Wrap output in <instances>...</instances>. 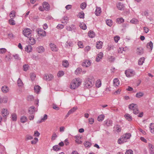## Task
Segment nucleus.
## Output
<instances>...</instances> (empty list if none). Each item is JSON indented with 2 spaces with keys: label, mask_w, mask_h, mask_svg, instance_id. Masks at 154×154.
I'll list each match as a JSON object with an SVG mask.
<instances>
[{
  "label": "nucleus",
  "mask_w": 154,
  "mask_h": 154,
  "mask_svg": "<svg viewBox=\"0 0 154 154\" xmlns=\"http://www.w3.org/2000/svg\"><path fill=\"white\" fill-rule=\"evenodd\" d=\"M81 81L79 78L73 79L70 84V88L72 89H76L81 85Z\"/></svg>",
  "instance_id": "1"
},
{
  "label": "nucleus",
  "mask_w": 154,
  "mask_h": 154,
  "mask_svg": "<svg viewBox=\"0 0 154 154\" xmlns=\"http://www.w3.org/2000/svg\"><path fill=\"white\" fill-rule=\"evenodd\" d=\"M131 136V134L126 133L123 135L118 140V143L119 144H122L126 142L127 139H129Z\"/></svg>",
  "instance_id": "2"
},
{
  "label": "nucleus",
  "mask_w": 154,
  "mask_h": 154,
  "mask_svg": "<svg viewBox=\"0 0 154 154\" xmlns=\"http://www.w3.org/2000/svg\"><path fill=\"white\" fill-rule=\"evenodd\" d=\"M94 79L93 77L87 79L84 83L85 87L88 88H91L94 85Z\"/></svg>",
  "instance_id": "3"
},
{
  "label": "nucleus",
  "mask_w": 154,
  "mask_h": 154,
  "mask_svg": "<svg viewBox=\"0 0 154 154\" xmlns=\"http://www.w3.org/2000/svg\"><path fill=\"white\" fill-rule=\"evenodd\" d=\"M129 108L130 110H133V113L136 115L139 112L137 105L135 104L131 103L129 106Z\"/></svg>",
  "instance_id": "4"
},
{
  "label": "nucleus",
  "mask_w": 154,
  "mask_h": 154,
  "mask_svg": "<svg viewBox=\"0 0 154 154\" xmlns=\"http://www.w3.org/2000/svg\"><path fill=\"white\" fill-rule=\"evenodd\" d=\"M32 31L29 28H25L23 30V34L26 37L29 38L31 36Z\"/></svg>",
  "instance_id": "5"
},
{
  "label": "nucleus",
  "mask_w": 154,
  "mask_h": 154,
  "mask_svg": "<svg viewBox=\"0 0 154 154\" xmlns=\"http://www.w3.org/2000/svg\"><path fill=\"white\" fill-rule=\"evenodd\" d=\"M125 74L127 77H130L134 75L135 74V72L133 69H130L125 70Z\"/></svg>",
  "instance_id": "6"
},
{
  "label": "nucleus",
  "mask_w": 154,
  "mask_h": 154,
  "mask_svg": "<svg viewBox=\"0 0 154 154\" xmlns=\"http://www.w3.org/2000/svg\"><path fill=\"white\" fill-rule=\"evenodd\" d=\"M66 30L69 31H73L75 32L76 27L75 25L72 24L70 26H66Z\"/></svg>",
  "instance_id": "7"
},
{
  "label": "nucleus",
  "mask_w": 154,
  "mask_h": 154,
  "mask_svg": "<svg viewBox=\"0 0 154 154\" xmlns=\"http://www.w3.org/2000/svg\"><path fill=\"white\" fill-rule=\"evenodd\" d=\"M36 32L37 34L39 35H40L45 37L46 36V32L42 29L38 28L36 30Z\"/></svg>",
  "instance_id": "8"
},
{
  "label": "nucleus",
  "mask_w": 154,
  "mask_h": 154,
  "mask_svg": "<svg viewBox=\"0 0 154 154\" xmlns=\"http://www.w3.org/2000/svg\"><path fill=\"white\" fill-rule=\"evenodd\" d=\"M54 78L53 75L51 74L49 75H45L43 79L47 81H50L52 80Z\"/></svg>",
  "instance_id": "9"
},
{
  "label": "nucleus",
  "mask_w": 154,
  "mask_h": 154,
  "mask_svg": "<svg viewBox=\"0 0 154 154\" xmlns=\"http://www.w3.org/2000/svg\"><path fill=\"white\" fill-rule=\"evenodd\" d=\"M91 64V62L90 60H86L82 63V65L84 67H88L90 66Z\"/></svg>",
  "instance_id": "10"
},
{
  "label": "nucleus",
  "mask_w": 154,
  "mask_h": 154,
  "mask_svg": "<svg viewBox=\"0 0 154 154\" xmlns=\"http://www.w3.org/2000/svg\"><path fill=\"white\" fill-rule=\"evenodd\" d=\"M104 125L107 126H112L113 123L112 120L110 119H107L104 122Z\"/></svg>",
  "instance_id": "11"
},
{
  "label": "nucleus",
  "mask_w": 154,
  "mask_h": 154,
  "mask_svg": "<svg viewBox=\"0 0 154 154\" xmlns=\"http://www.w3.org/2000/svg\"><path fill=\"white\" fill-rule=\"evenodd\" d=\"M114 131L115 133H119L121 132V128L120 126L118 125H115L114 127Z\"/></svg>",
  "instance_id": "12"
},
{
  "label": "nucleus",
  "mask_w": 154,
  "mask_h": 154,
  "mask_svg": "<svg viewBox=\"0 0 154 154\" xmlns=\"http://www.w3.org/2000/svg\"><path fill=\"white\" fill-rule=\"evenodd\" d=\"M43 8L45 10L48 11L49 10L50 6L49 4L47 2H45L43 4Z\"/></svg>",
  "instance_id": "13"
},
{
  "label": "nucleus",
  "mask_w": 154,
  "mask_h": 154,
  "mask_svg": "<svg viewBox=\"0 0 154 154\" xmlns=\"http://www.w3.org/2000/svg\"><path fill=\"white\" fill-rule=\"evenodd\" d=\"M48 118V116L46 114H45L43 118L37 121V123H40L43 122H45Z\"/></svg>",
  "instance_id": "14"
},
{
  "label": "nucleus",
  "mask_w": 154,
  "mask_h": 154,
  "mask_svg": "<svg viewBox=\"0 0 154 154\" xmlns=\"http://www.w3.org/2000/svg\"><path fill=\"white\" fill-rule=\"evenodd\" d=\"M103 56V54L101 52L98 54L97 57L96 58V61L97 62H99L102 58Z\"/></svg>",
  "instance_id": "15"
},
{
  "label": "nucleus",
  "mask_w": 154,
  "mask_h": 154,
  "mask_svg": "<svg viewBox=\"0 0 154 154\" xmlns=\"http://www.w3.org/2000/svg\"><path fill=\"white\" fill-rule=\"evenodd\" d=\"M37 51L40 53H42L45 51V48L42 46H39L36 48Z\"/></svg>",
  "instance_id": "16"
},
{
  "label": "nucleus",
  "mask_w": 154,
  "mask_h": 154,
  "mask_svg": "<svg viewBox=\"0 0 154 154\" xmlns=\"http://www.w3.org/2000/svg\"><path fill=\"white\" fill-rule=\"evenodd\" d=\"M103 43L100 41L97 42L96 44V48L98 49H101L102 47Z\"/></svg>",
  "instance_id": "17"
},
{
  "label": "nucleus",
  "mask_w": 154,
  "mask_h": 154,
  "mask_svg": "<svg viewBox=\"0 0 154 154\" xmlns=\"http://www.w3.org/2000/svg\"><path fill=\"white\" fill-rule=\"evenodd\" d=\"M50 46L52 51H57L58 49L56 47V46L54 44L51 43L50 44Z\"/></svg>",
  "instance_id": "18"
},
{
  "label": "nucleus",
  "mask_w": 154,
  "mask_h": 154,
  "mask_svg": "<svg viewBox=\"0 0 154 154\" xmlns=\"http://www.w3.org/2000/svg\"><path fill=\"white\" fill-rule=\"evenodd\" d=\"M143 53V50L142 48H137L136 53L137 55H141Z\"/></svg>",
  "instance_id": "19"
},
{
  "label": "nucleus",
  "mask_w": 154,
  "mask_h": 154,
  "mask_svg": "<svg viewBox=\"0 0 154 154\" xmlns=\"http://www.w3.org/2000/svg\"><path fill=\"white\" fill-rule=\"evenodd\" d=\"M72 46V43L70 40H68L66 44L65 47L69 48Z\"/></svg>",
  "instance_id": "20"
},
{
  "label": "nucleus",
  "mask_w": 154,
  "mask_h": 154,
  "mask_svg": "<svg viewBox=\"0 0 154 154\" xmlns=\"http://www.w3.org/2000/svg\"><path fill=\"white\" fill-rule=\"evenodd\" d=\"M2 113L3 117L7 116L9 114L7 109H2Z\"/></svg>",
  "instance_id": "21"
},
{
  "label": "nucleus",
  "mask_w": 154,
  "mask_h": 154,
  "mask_svg": "<svg viewBox=\"0 0 154 154\" xmlns=\"http://www.w3.org/2000/svg\"><path fill=\"white\" fill-rule=\"evenodd\" d=\"M149 152L150 154H154V146L151 144L149 145Z\"/></svg>",
  "instance_id": "22"
},
{
  "label": "nucleus",
  "mask_w": 154,
  "mask_h": 154,
  "mask_svg": "<svg viewBox=\"0 0 154 154\" xmlns=\"http://www.w3.org/2000/svg\"><path fill=\"white\" fill-rule=\"evenodd\" d=\"M35 107L34 106H32L29 107L28 109V112L30 114H32L35 112Z\"/></svg>",
  "instance_id": "23"
},
{
  "label": "nucleus",
  "mask_w": 154,
  "mask_h": 154,
  "mask_svg": "<svg viewBox=\"0 0 154 154\" xmlns=\"http://www.w3.org/2000/svg\"><path fill=\"white\" fill-rule=\"evenodd\" d=\"M117 7L120 10H123L124 9L123 4L121 3H118L117 5Z\"/></svg>",
  "instance_id": "24"
},
{
  "label": "nucleus",
  "mask_w": 154,
  "mask_h": 154,
  "mask_svg": "<svg viewBox=\"0 0 154 154\" xmlns=\"http://www.w3.org/2000/svg\"><path fill=\"white\" fill-rule=\"evenodd\" d=\"M2 90L3 92L6 93L8 92L9 88L7 86H4L2 87Z\"/></svg>",
  "instance_id": "25"
},
{
  "label": "nucleus",
  "mask_w": 154,
  "mask_h": 154,
  "mask_svg": "<svg viewBox=\"0 0 154 154\" xmlns=\"http://www.w3.org/2000/svg\"><path fill=\"white\" fill-rule=\"evenodd\" d=\"M113 84L114 86L116 87L118 86L119 85V81L117 78L113 80Z\"/></svg>",
  "instance_id": "26"
},
{
  "label": "nucleus",
  "mask_w": 154,
  "mask_h": 154,
  "mask_svg": "<svg viewBox=\"0 0 154 154\" xmlns=\"http://www.w3.org/2000/svg\"><path fill=\"white\" fill-rule=\"evenodd\" d=\"M29 43L31 45H33L35 44L36 43V41L35 39L33 38L30 37L29 38Z\"/></svg>",
  "instance_id": "27"
},
{
  "label": "nucleus",
  "mask_w": 154,
  "mask_h": 154,
  "mask_svg": "<svg viewBox=\"0 0 154 154\" xmlns=\"http://www.w3.org/2000/svg\"><path fill=\"white\" fill-rule=\"evenodd\" d=\"M146 47L150 49L151 50H152L153 48V43L151 41L147 43L146 45Z\"/></svg>",
  "instance_id": "28"
},
{
  "label": "nucleus",
  "mask_w": 154,
  "mask_h": 154,
  "mask_svg": "<svg viewBox=\"0 0 154 154\" xmlns=\"http://www.w3.org/2000/svg\"><path fill=\"white\" fill-rule=\"evenodd\" d=\"M101 9L100 8H96L95 11V13L96 15H99L101 13Z\"/></svg>",
  "instance_id": "29"
},
{
  "label": "nucleus",
  "mask_w": 154,
  "mask_h": 154,
  "mask_svg": "<svg viewBox=\"0 0 154 154\" xmlns=\"http://www.w3.org/2000/svg\"><path fill=\"white\" fill-rule=\"evenodd\" d=\"M40 89L41 87L39 85L35 86L34 87L35 92L37 94H38L39 93Z\"/></svg>",
  "instance_id": "30"
},
{
  "label": "nucleus",
  "mask_w": 154,
  "mask_h": 154,
  "mask_svg": "<svg viewBox=\"0 0 154 154\" xmlns=\"http://www.w3.org/2000/svg\"><path fill=\"white\" fill-rule=\"evenodd\" d=\"M20 120L22 123H24L27 121V118L26 116H23L20 118Z\"/></svg>",
  "instance_id": "31"
},
{
  "label": "nucleus",
  "mask_w": 154,
  "mask_h": 154,
  "mask_svg": "<svg viewBox=\"0 0 154 154\" xmlns=\"http://www.w3.org/2000/svg\"><path fill=\"white\" fill-rule=\"evenodd\" d=\"M101 81L100 79L97 81L96 82V86L97 88H99L101 86Z\"/></svg>",
  "instance_id": "32"
},
{
  "label": "nucleus",
  "mask_w": 154,
  "mask_h": 154,
  "mask_svg": "<svg viewBox=\"0 0 154 154\" xmlns=\"http://www.w3.org/2000/svg\"><path fill=\"white\" fill-rule=\"evenodd\" d=\"M125 119L129 121H131L132 120L131 116L128 114H126L125 115Z\"/></svg>",
  "instance_id": "33"
},
{
  "label": "nucleus",
  "mask_w": 154,
  "mask_h": 154,
  "mask_svg": "<svg viewBox=\"0 0 154 154\" xmlns=\"http://www.w3.org/2000/svg\"><path fill=\"white\" fill-rule=\"evenodd\" d=\"M145 58L144 57L140 58L138 61V64L139 65H142L144 62Z\"/></svg>",
  "instance_id": "34"
},
{
  "label": "nucleus",
  "mask_w": 154,
  "mask_h": 154,
  "mask_svg": "<svg viewBox=\"0 0 154 154\" xmlns=\"http://www.w3.org/2000/svg\"><path fill=\"white\" fill-rule=\"evenodd\" d=\"M105 116L103 115H100L97 117V120L99 122L102 121L104 119Z\"/></svg>",
  "instance_id": "35"
},
{
  "label": "nucleus",
  "mask_w": 154,
  "mask_h": 154,
  "mask_svg": "<svg viewBox=\"0 0 154 154\" xmlns=\"http://www.w3.org/2000/svg\"><path fill=\"white\" fill-rule=\"evenodd\" d=\"M89 36L91 38H93L95 36V33L93 31H90L88 33Z\"/></svg>",
  "instance_id": "36"
},
{
  "label": "nucleus",
  "mask_w": 154,
  "mask_h": 154,
  "mask_svg": "<svg viewBox=\"0 0 154 154\" xmlns=\"http://www.w3.org/2000/svg\"><path fill=\"white\" fill-rule=\"evenodd\" d=\"M144 94L141 92H139L137 93L136 94L135 96L136 97L140 98L143 96Z\"/></svg>",
  "instance_id": "37"
},
{
  "label": "nucleus",
  "mask_w": 154,
  "mask_h": 154,
  "mask_svg": "<svg viewBox=\"0 0 154 154\" xmlns=\"http://www.w3.org/2000/svg\"><path fill=\"white\" fill-rule=\"evenodd\" d=\"M149 128L150 132L154 134V123H151L150 125Z\"/></svg>",
  "instance_id": "38"
},
{
  "label": "nucleus",
  "mask_w": 154,
  "mask_h": 154,
  "mask_svg": "<svg viewBox=\"0 0 154 154\" xmlns=\"http://www.w3.org/2000/svg\"><path fill=\"white\" fill-rule=\"evenodd\" d=\"M78 109L77 106H75L72 108L71 109H70L68 112L70 114H72L74 113L75 111Z\"/></svg>",
  "instance_id": "39"
},
{
  "label": "nucleus",
  "mask_w": 154,
  "mask_h": 154,
  "mask_svg": "<svg viewBox=\"0 0 154 154\" xmlns=\"http://www.w3.org/2000/svg\"><path fill=\"white\" fill-rule=\"evenodd\" d=\"M32 47L31 45H29L26 46L25 48V50L27 52H30L32 51Z\"/></svg>",
  "instance_id": "40"
},
{
  "label": "nucleus",
  "mask_w": 154,
  "mask_h": 154,
  "mask_svg": "<svg viewBox=\"0 0 154 154\" xmlns=\"http://www.w3.org/2000/svg\"><path fill=\"white\" fill-rule=\"evenodd\" d=\"M116 21V23L118 24H120L124 22V20L122 17H121L117 18Z\"/></svg>",
  "instance_id": "41"
},
{
  "label": "nucleus",
  "mask_w": 154,
  "mask_h": 154,
  "mask_svg": "<svg viewBox=\"0 0 154 154\" xmlns=\"http://www.w3.org/2000/svg\"><path fill=\"white\" fill-rule=\"evenodd\" d=\"M10 17L11 19H13L15 17V12L13 11L10 14Z\"/></svg>",
  "instance_id": "42"
},
{
  "label": "nucleus",
  "mask_w": 154,
  "mask_h": 154,
  "mask_svg": "<svg viewBox=\"0 0 154 154\" xmlns=\"http://www.w3.org/2000/svg\"><path fill=\"white\" fill-rule=\"evenodd\" d=\"M17 83L19 87H22L23 86V82H22V81L21 80L20 78H19L17 80Z\"/></svg>",
  "instance_id": "43"
},
{
  "label": "nucleus",
  "mask_w": 154,
  "mask_h": 154,
  "mask_svg": "<svg viewBox=\"0 0 154 154\" xmlns=\"http://www.w3.org/2000/svg\"><path fill=\"white\" fill-rule=\"evenodd\" d=\"M64 74V72L62 71H59L57 73V76L58 77H60Z\"/></svg>",
  "instance_id": "44"
},
{
  "label": "nucleus",
  "mask_w": 154,
  "mask_h": 154,
  "mask_svg": "<svg viewBox=\"0 0 154 154\" xmlns=\"http://www.w3.org/2000/svg\"><path fill=\"white\" fill-rule=\"evenodd\" d=\"M62 65L65 67H67L69 66V63L67 60H64L62 62Z\"/></svg>",
  "instance_id": "45"
},
{
  "label": "nucleus",
  "mask_w": 154,
  "mask_h": 154,
  "mask_svg": "<svg viewBox=\"0 0 154 154\" xmlns=\"http://www.w3.org/2000/svg\"><path fill=\"white\" fill-rule=\"evenodd\" d=\"M84 144L85 147H89L91 145V143L88 141H86L84 143Z\"/></svg>",
  "instance_id": "46"
},
{
  "label": "nucleus",
  "mask_w": 154,
  "mask_h": 154,
  "mask_svg": "<svg viewBox=\"0 0 154 154\" xmlns=\"http://www.w3.org/2000/svg\"><path fill=\"white\" fill-rule=\"evenodd\" d=\"M106 23L107 25L109 26H111L112 24V21L110 19L107 20L106 21Z\"/></svg>",
  "instance_id": "47"
},
{
  "label": "nucleus",
  "mask_w": 154,
  "mask_h": 154,
  "mask_svg": "<svg viewBox=\"0 0 154 154\" xmlns=\"http://www.w3.org/2000/svg\"><path fill=\"white\" fill-rule=\"evenodd\" d=\"M82 71V69L80 68H78L75 71V73L76 75L80 74Z\"/></svg>",
  "instance_id": "48"
},
{
  "label": "nucleus",
  "mask_w": 154,
  "mask_h": 154,
  "mask_svg": "<svg viewBox=\"0 0 154 154\" xmlns=\"http://www.w3.org/2000/svg\"><path fill=\"white\" fill-rule=\"evenodd\" d=\"M53 149L55 151H57L59 150H60L61 148L58 145H56L53 146Z\"/></svg>",
  "instance_id": "49"
},
{
  "label": "nucleus",
  "mask_w": 154,
  "mask_h": 154,
  "mask_svg": "<svg viewBox=\"0 0 154 154\" xmlns=\"http://www.w3.org/2000/svg\"><path fill=\"white\" fill-rule=\"evenodd\" d=\"M17 115L15 113H13L11 115V119L13 121H15L17 120Z\"/></svg>",
  "instance_id": "50"
},
{
  "label": "nucleus",
  "mask_w": 154,
  "mask_h": 154,
  "mask_svg": "<svg viewBox=\"0 0 154 154\" xmlns=\"http://www.w3.org/2000/svg\"><path fill=\"white\" fill-rule=\"evenodd\" d=\"M87 4L85 2L82 3L80 5V8L82 9H84L86 7Z\"/></svg>",
  "instance_id": "51"
},
{
  "label": "nucleus",
  "mask_w": 154,
  "mask_h": 154,
  "mask_svg": "<svg viewBox=\"0 0 154 154\" xmlns=\"http://www.w3.org/2000/svg\"><path fill=\"white\" fill-rule=\"evenodd\" d=\"M78 16L80 18L83 19L84 18V13L83 11L79 13Z\"/></svg>",
  "instance_id": "52"
},
{
  "label": "nucleus",
  "mask_w": 154,
  "mask_h": 154,
  "mask_svg": "<svg viewBox=\"0 0 154 154\" xmlns=\"http://www.w3.org/2000/svg\"><path fill=\"white\" fill-rule=\"evenodd\" d=\"M79 26L81 29L83 30H85L87 29L86 25L84 23H81Z\"/></svg>",
  "instance_id": "53"
},
{
  "label": "nucleus",
  "mask_w": 154,
  "mask_h": 154,
  "mask_svg": "<svg viewBox=\"0 0 154 154\" xmlns=\"http://www.w3.org/2000/svg\"><path fill=\"white\" fill-rule=\"evenodd\" d=\"M130 22L133 24H136L138 23V20L135 18H133L130 21Z\"/></svg>",
  "instance_id": "54"
},
{
  "label": "nucleus",
  "mask_w": 154,
  "mask_h": 154,
  "mask_svg": "<svg viewBox=\"0 0 154 154\" xmlns=\"http://www.w3.org/2000/svg\"><path fill=\"white\" fill-rule=\"evenodd\" d=\"M89 123L91 125H92L94 122V119L92 118H90L88 119Z\"/></svg>",
  "instance_id": "55"
},
{
  "label": "nucleus",
  "mask_w": 154,
  "mask_h": 154,
  "mask_svg": "<svg viewBox=\"0 0 154 154\" xmlns=\"http://www.w3.org/2000/svg\"><path fill=\"white\" fill-rule=\"evenodd\" d=\"M33 137L29 135H27L26 136L25 140H31L33 139Z\"/></svg>",
  "instance_id": "56"
},
{
  "label": "nucleus",
  "mask_w": 154,
  "mask_h": 154,
  "mask_svg": "<svg viewBox=\"0 0 154 154\" xmlns=\"http://www.w3.org/2000/svg\"><path fill=\"white\" fill-rule=\"evenodd\" d=\"M13 56L16 60H20V58L19 57V55L17 54L13 55Z\"/></svg>",
  "instance_id": "57"
},
{
  "label": "nucleus",
  "mask_w": 154,
  "mask_h": 154,
  "mask_svg": "<svg viewBox=\"0 0 154 154\" xmlns=\"http://www.w3.org/2000/svg\"><path fill=\"white\" fill-rule=\"evenodd\" d=\"M30 76L31 80L33 81L35 78L36 76L34 73H32L30 74Z\"/></svg>",
  "instance_id": "58"
},
{
  "label": "nucleus",
  "mask_w": 154,
  "mask_h": 154,
  "mask_svg": "<svg viewBox=\"0 0 154 154\" xmlns=\"http://www.w3.org/2000/svg\"><path fill=\"white\" fill-rule=\"evenodd\" d=\"M29 66L28 64H25L23 66V69L24 71H27L29 68Z\"/></svg>",
  "instance_id": "59"
},
{
  "label": "nucleus",
  "mask_w": 154,
  "mask_h": 154,
  "mask_svg": "<svg viewBox=\"0 0 154 154\" xmlns=\"http://www.w3.org/2000/svg\"><path fill=\"white\" fill-rule=\"evenodd\" d=\"M38 141V139L37 138L35 137L34 140H32L31 143L32 144H35Z\"/></svg>",
  "instance_id": "60"
},
{
  "label": "nucleus",
  "mask_w": 154,
  "mask_h": 154,
  "mask_svg": "<svg viewBox=\"0 0 154 154\" xmlns=\"http://www.w3.org/2000/svg\"><path fill=\"white\" fill-rule=\"evenodd\" d=\"M9 22L10 25H14L15 24L14 20L12 19H10L9 20Z\"/></svg>",
  "instance_id": "61"
},
{
  "label": "nucleus",
  "mask_w": 154,
  "mask_h": 154,
  "mask_svg": "<svg viewBox=\"0 0 154 154\" xmlns=\"http://www.w3.org/2000/svg\"><path fill=\"white\" fill-rule=\"evenodd\" d=\"M57 137V136L55 132L53 133L52 136V140H55L56 139V138Z\"/></svg>",
  "instance_id": "62"
},
{
  "label": "nucleus",
  "mask_w": 154,
  "mask_h": 154,
  "mask_svg": "<svg viewBox=\"0 0 154 154\" xmlns=\"http://www.w3.org/2000/svg\"><path fill=\"white\" fill-rule=\"evenodd\" d=\"M34 97L32 95H29L27 97V100L28 101H32L34 100Z\"/></svg>",
  "instance_id": "63"
},
{
  "label": "nucleus",
  "mask_w": 154,
  "mask_h": 154,
  "mask_svg": "<svg viewBox=\"0 0 154 154\" xmlns=\"http://www.w3.org/2000/svg\"><path fill=\"white\" fill-rule=\"evenodd\" d=\"M125 154H133V151L131 149L127 150L125 153Z\"/></svg>",
  "instance_id": "64"
}]
</instances>
